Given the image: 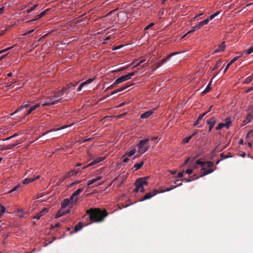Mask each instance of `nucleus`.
<instances>
[{
	"instance_id": "nucleus-1",
	"label": "nucleus",
	"mask_w": 253,
	"mask_h": 253,
	"mask_svg": "<svg viewBox=\"0 0 253 253\" xmlns=\"http://www.w3.org/2000/svg\"><path fill=\"white\" fill-rule=\"evenodd\" d=\"M90 220L94 222H101L107 216L106 211H101L98 209H90L86 211Z\"/></svg>"
},
{
	"instance_id": "nucleus-2",
	"label": "nucleus",
	"mask_w": 253,
	"mask_h": 253,
	"mask_svg": "<svg viewBox=\"0 0 253 253\" xmlns=\"http://www.w3.org/2000/svg\"><path fill=\"white\" fill-rule=\"evenodd\" d=\"M64 91L61 90L52 95H50L44 102H42V106H50L62 101V96Z\"/></svg>"
},
{
	"instance_id": "nucleus-3",
	"label": "nucleus",
	"mask_w": 253,
	"mask_h": 253,
	"mask_svg": "<svg viewBox=\"0 0 253 253\" xmlns=\"http://www.w3.org/2000/svg\"><path fill=\"white\" fill-rule=\"evenodd\" d=\"M30 104H31V102L29 101H27V102H24L18 109H17L14 112H13L12 114H11V115H13L14 114L17 113V112L22 110L23 109H24L25 108L29 107L28 111H27V112H26L24 114V117H25L29 115L31 113H32L33 112V111H34L35 110H36L37 108H38L40 106H42V102H41L40 103H39L37 104L33 105L29 107Z\"/></svg>"
},
{
	"instance_id": "nucleus-4",
	"label": "nucleus",
	"mask_w": 253,
	"mask_h": 253,
	"mask_svg": "<svg viewBox=\"0 0 253 253\" xmlns=\"http://www.w3.org/2000/svg\"><path fill=\"white\" fill-rule=\"evenodd\" d=\"M147 177H141L137 179L135 182V188L134 191L137 192L140 191L143 193L145 191L144 186L147 185Z\"/></svg>"
},
{
	"instance_id": "nucleus-5",
	"label": "nucleus",
	"mask_w": 253,
	"mask_h": 253,
	"mask_svg": "<svg viewBox=\"0 0 253 253\" xmlns=\"http://www.w3.org/2000/svg\"><path fill=\"white\" fill-rule=\"evenodd\" d=\"M149 141V138H146L144 140H141L137 144L136 147L137 148V152L140 155H142L148 150L149 147V145L148 143Z\"/></svg>"
},
{
	"instance_id": "nucleus-6",
	"label": "nucleus",
	"mask_w": 253,
	"mask_h": 253,
	"mask_svg": "<svg viewBox=\"0 0 253 253\" xmlns=\"http://www.w3.org/2000/svg\"><path fill=\"white\" fill-rule=\"evenodd\" d=\"M253 120V105L247 108V115L243 121L244 125H246Z\"/></svg>"
},
{
	"instance_id": "nucleus-7",
	"label": "nucleus",
	"mask_w": 253,
	"mask_h": 253,
	"mask_svg": "<svg viewBox=\"0 0 253 253\" xmlns=\"http://www.w3.org/2000/svg\"><path fill=\"white\" fill-rule=\"evenodd\" d=\"M136 152V148L135 147H131L130 150L128 152H126L123 156V162L124 163H127L129 161V159L127 157H131L135 154Z\"/></svg>"
},
{
	"instance_id": "nucleus-8",
	"label": "nucleus",
	"mask_w": 253,
	"mask_h": 253,
	"mask_svg": "<svg viewBox=\"0 0 253 253\" xmlns=\"http://www.w3.org/2000/svg\"><path fill=\"white\" fill-rule=\"evenodd\" d=\"M231 123L232 122L231 121V119L230 118H227L226 119L225 123L219 124L218 126H216V129L217 130H219L222 128L223 127H225L227 129H228L230 126Z\"/></svg>"
},
{
	"instance_id": "nucleus-9",
	"label": "nucleus",
	"mask_w": 253,
	"mask_h": 253,
	"mask_svg": "<svg viewBox=\"0 0 253 253\" xmlns=\"http://www.w3.org/2000/svg\"><path fill=\"white\" fill-rule=\"evenodd\" d=\"M159 193V191L157 190L156 189H154L152 192L147 193L145 195L144 197L140 200V201H143L146 200H148L154 196L155 195H157V194Z\"/></svg>"
},
{
	"instance_id": "nucleus-10",
	"label": "nucleus",
	"mask_w": 253,
	"mask_h": 253,
	"mask_svg": "<svg viewBox=\"0 0 253 253\" xmlns=\"http://www.w3.org/2000/svg\"><path fill=\"white\" fill-rule=\"evenodd\" d=\"M216 118L215 117H212L210 120L207 121V124L209 125V131H211L213 127L215 125L216 122Z\"/></svg>"
},
{
	"instance_id": "nucleus-11",
	"label": "nucleus",
	"mask_w": 253,
	"mask_h": 253,
	"mask_svg": "<svg viewBox=\"0 0 253 253\" xmlns=\"http://www.w3.org/2000/svg\"><path fill=\"white\" fill-rule=\"evenodd\" d=\"M73 206V204L70 202V200L67 198L64 199L61 204V207L63 209L66 208L68 207H69L70 208H72Z\"/></svg>"
},
{
	"instance_id": "nucleus-12",
	"label": "nucleus",
	"mask_w": 253,
	"mask_h": 253,
	"mask_svg": "<svg viewBox=\"0 0 253 253\" xmlns=\"http://www.w3.org/2000/svg\"><path fill=\"white\" fill-rule=\"evenodd\" d=\"M155 110V109H153L152 110H148L145 112L144 113L141 114L140 118L143 119L148 118L154 113Z\"/></svg>"
},
{
	"instance_id": "nucleus-13",
	"label": "nucleus",
	"mask_w": 253,
	"mask_h": 253,
	"mask_svg": "<svg viewBox=\"0 0 253 253\" xmlns=\"http://www.w3.org/2000/svg\"><path fill=\"white\" fill-rule=\"evenodd\" d=\"M104 159V157H97L94 159L91 162H90L87 166L83 168V169H85V168L89 166H92L96 164L101 161H102Z\"/></svg>"
},
{
	"instance_id": "nucleus-14",
	"label": "nucleus",
	"mask_w": 253,
	"mask_h": 253,
	"mask_svg": "<svg viewBox=\"0 0 253 253\" xmlns=\"http://www.w3.org/2000/svg\"><path fill=\"white\" fill-rule=\"evenodd\" d=\"M94 80H95L94 78H91V79H89L87 80L86 81H85V82L82 83L80 85V86L78 87V88H77V91H81L82 88H83V87L84 85L91 83Z\"/></svg>"
},
{
	"instance_id": "nucleus-15",
	"label": "nucleus",
	"mask_w": 253,
	"mask_h": 253,
	"mask_svg": "<svg viewBox=\"0 0 253 253\" xmlns=\"http://www.w3.org/2000/svg\"><path fill=\"white\" fill-rule=\"evenodd\" d=\"M127 75L122 76V77L118 78L115 82V84H119L126 81L129 80Z\"/></svg>"
},
{
	"instance_id": "nucleus-16",
	"label": "nucleus",
	"mask_w": 253,
	"mask_h": 253,
	"mask_svg": "<svg viewBox=\"0 0 253 253\" xmlns=\"http://www.w3.org/2000/svg\"><path fill=\"white\" fill-rule=\"evenodd\" d=\"M214 170V169H206V168H203L201 169V177L210 174Z\"/></svg>"
},
{
	"instance_id": "nucleus-17",
	"label": "nucleus",
	"mask_w": 253,
	"mask_h": 253,
	"mask_svg": "<svg viewBox=\"0 0 253 253\" xmlns=\"http://www.w3.org/2000/svg\"><path fill=\"white\" fill-rule=\"evenodd\" d=\"M192 30L188 32L186 34H185L182 37V38H184V37H185L187 35H188L190 33H191L192 32H195L197 30L200 29L201 28L200 27L199 24H198V23H196L195 25H194L193 26H192Z\"/></svg>"
},
{
	"instance_id": "nucleus-18",
	"label": "nucleus",
	"mask_w": 253,
	"mask_h": 253,
	"mask_svg": "<svg viewBox=\"0 0 253 253\" xmlns=\"http://www.w3.org/2000/svg\"><path fill=\"white\" fill-rule=\"evenodd\" d=\"M242 56V54H240L239 56H236L234 58H233L230 61V62H229L228 63V64L227 65L226 68L224 69V71H223V73H225L227 70L228 69L229 67L234 62H235L236 61H237L240 57H241Z\"/></svg>"
},
{
	"instance_id": "nucleus-19",
	"label": "nucleus",
	"mask_w": 253,
	"mask_h": 253,
	"mask_svg": "<svg viewBox=\"0 0 253 253\" xmlns=\"http://www.w3.org/2000/svg\"><path fill=\"white\" fill-rule=\"evenodd\" d=\"M48 212V209L46 208L43 209L39 213H37L34 218L37 219V220L39 219L41 216L43 215L44 214Z\"/></svg>"
},
{
	"instance_id": "nucleus-20",
	"label": "nucleus",
	"mask_w": 253,
	"mask_h": 253,
	"mask_svg": "<svg viewBox=\"0 0 253 253\" xmlns=\"http://www.w3.org/2000/svg\"><path fill=\"white\" fill-rule=\"evenodd\" d=\"M39 177H40V175H37L34 178H32V177L26 178L23 180V184H27L30 182L34 181L36 179H38V178H39Z\"/></svg>"
},
{
	"instance_id": "nucleus-21",
	"label": "nucleus",
	"mask_w": 253,
	"mask_h": 253,
	"mask_svg": "<svg viewBox=\"0 0 253 253\" xmlns=\"http://www.w3.org/2000/svg\"><path fill=\"white\" fill-rule=\"evenodd\" d=\"M69 211H70L69 210H61L57 212V213L56 214L55 218H59V217H61L62 216H63V215H64L66 213H68L69 212Z\"/></svg>"
},
{
	"instance_id": "nucleus-22",
	"label": "nucleus",
	"mask_w": 253,
	"mask_h": 253,
	"mask_svg": "<svg viewBox=\"0 0 253 253\" xmlns=\"http://www.w3.org/2000/svg\"><path fill=\"white\" fill-rule=\"evenodd\" d=\"M169 59H168V56L166 58L162 59L161 61L157 63V65L153 69V70H156L157 69L161 67L162 65L167 62Z\"/></svg>"
},
{
	"instance_id": "nucleus-23",
	"label": "nucleus",
	"mask_w": 253,
	"mask_h": 253,
	"mask_svg": "<svg viewBox=\"0 0 253 253\" xmlns=\"http://www.w3.org/2000/svg\"><path fill=\"white\" fill-rule=\"evenodd\" d=\"M48 10V9H45L40 14H39L35 19H34L32 20H31V21H29L28 22H34V21L39 20L40 18L43 17L44 15H45L46 14Z\"/></svg>"
},
{
	"instance_id": "nucleus-24",
	"label": "nucleus",
	"mask_w": 253,
	"mask_h": 253,
	"mask_svg": "<svg viewBox=\"0 0 253 253\" xmlns=\"http://www.w3.org/2000/svg\"><path fill=\"white\" fill-rule=\"evenodd\" d=\"M72 126V124H71V125H65V126H61V127H59V128H57L56 129H51L49 130H48L47 131L45 132L44 134H46L50 132H52V131H58V130H61V129H64L65 128H67V127H68L69 126Z\"/></svg>"
},
{
	"instance_id": "nucleus-25",
	"label": "nucleus",
	"mask_w": 253,
	"mask_h": 253,
	"mask_svg": "<svg viewBox=\"0 0 253 253\" xmlns=\"http://www.w3.org/2000/svg\"><path fill=\"white\" fill-rule=\"evenodd\" d=\"M225 48V45L224 42H222L218 46V47L215 49L213 53H218L220 51H223Z\"/></svg>"
},
{
	"instance_id": "nucleus-26",
	"label": "nucleus",
	"mask_w": 253,
	"mask_h": 253,
	"mask_svg": "<svg viewBox=\"0 0 253 253\" xmlns=\"http://www.w3.org/2000/svg\"><path fill=\"white\" fill-rule=\"evenodd\" d=\"M101 179H102V176H98L95 178H93L92 179L88 181L87 185L89 186L92 184L93 183H95V182L97 181L98 180H100Z\"/></svg>"
},
{
	"instance_id": "nucleus-27",
	"label": "nucleus",
	"mask_w": 253,
	"mask_h": 253,
	"mask_svg": "<svg viewBox=\"0 0 253 253\" xmlns=\"http://www.w3.org/2000/svg\"><path fill=\"white\" fill-rule=\"evenodd\" d=\"M78 199V197L73 193L69 199L70 200V202L74 205V203L77 202Z\"/></svg>"
},
{
	"instance_id": "nucleus-28",
	"label": "nucleus",
	"mask_w": 253,
	"mask_h": 253,
	"mask_svg": "<svg viewBox=\"0 0 253 253\" xmlns=\"http://www.w3.org/2000/svg\"><path fill=\"white\" fill-rule=\"evenodd\" d=\"M209 19L208 18L202 21L198 22L200 28L203 27V26L207 25L209 22Z\"/></svg>"
},
{
	"instance_id": "nucleus-29",
	"label": "nucleus",
	"mask_w": 253,
	"mask_h": 253,
	"mask_svg": "<svg viewBox=\"0 0 253 253\" xmlns=\"http://www.w3.org/2000/svg\"><path fill=\"white\" fill-rule=\"evenodd\" d=\"M209 19L208 18L202 21L198 22L200 28L203 27V26L207 25L209 22Z\"/></svg>"
},
{
	"instance_id": "nucleus-30",
	"label": "nucleus",
	"mask_w": 253,
	"mask_h": 253,
	"mask_svg": "<svg viewBox=\"0 0 253 253\" xmlns=\"http://www.w3.org/2000/svg\"><path fill=\"white\" fill-rule=\"evenodd\" d=\"M144 165V163L143 161H141L138 163H136L134 165V168H135V170H138L140 169Z\"/></svg>"
},
{
	"instance_id": "nucleus-31",
	"label": "nucleus",
	"mask_w": 253,
	"mask_h": 253,
	"mask_svg": "<svg viewBox=\"0 0 253 253\" xmlns=\"http://www.w3.org/2000/svg\"><path fill=\"white\" fill-rule=\"evenodd\" d=\"M211 82L212 81H211L209 83V84H208V85H207V86L206 87V88L204 89V90L202 92V94H206L207 93V92H209L211 89Z\"/></svg>"
},
{
	"instance_id": "nucleus-32",
	"label": "nucleus",
	"mask_w": 253,
	"mask_h": 253,
	"mask_svg": "<svg viewBox=\"0 0 253 253\" xmlns=\"http://www.w3.org/2000/svg\"><path fill=\"white\" fill-rule=\"evenodd\" d=\"M253 79V76H249L247 77L245 81H244L243 83L245 84H248L249 83H250Z\"/></svg>"
},
{
	"instance_id": "nucleus-33",
	"label": "nucleus",
	"mask_w": 253,
	"mask_h": 253,
	"mask_svg": "<svg viewBox=\"0 0 253 253\" xmlns=\"http://www.w3.org/2000/svg\"><path fill=\"white\" fill-rule=\"evenodd\" d=\"M195 133H193L192 134L191 136H188V137H187L186 138H185L183 140V142L184 143H187L189 142L190 140L191 139V138L194 136L195 135Z\"/></svg>"
},
{
	"instance_id": "nucleus-34",
	"label": "nucleus",
	"mask_w": 253,
	"mask_h": 253,
	"mask_svg": "<svg viewBox=\"0 0 253 253\" xmlns=\"http://www.w3.org/2000/svg\"><path fill=\"white\" fill-rule=\"evenodd\" d=\"M78 170H76V169H74V170H72L71 171H70V172H69L68 174V177H70L71 176H73L76 174H77L78 172Z\"/></svg>"
},
{
	"instance_id": "nucleus-35",
	"label": "nucleus",
	"mask_w": 253,
	"mask_h": 253,
	"mask_svg": "<svg viewBox=\"0 0 253 253\" xmlns=\"http://www.w3.org/2000/svg\"><path fill=\"white\" fill-rule=\"evenodd\" d=\"M84 190V188H79L78 190H77L76 191H75L73 194L76 196L78 197V195L80 194L82 191Z\"/></svg>"
},
{
	"instance_id": "nucleus-36",
	"label": "nucleus",
	"mask_w": 253,
	"mask_h": 253,
	"mask_svg": "<svg viewBox=\"0 0 253 253\" xmlns=\"http://www.w3.org/2000/svg\"><path fill=\"white\" fill-rule=\"evenodd\" d=\"M213 165V164L211 162H205L204 167H208L211 169V167H212Z\"/></svg>"
},
{
	"instance_id": "nucleus-37",
	"label": "nucleus",
	"mask_w": 253,
	"mask_h": 253,
	"mask_svg": "<svg viewBox=\"0 0 253 253\" xmlns=\"http://www.w3.org/2000/svg\"><path fill=\"white\" fill-rule=\"evenodd\" d=\"M219 13H220V11H218L216 12L214 14L210 15V16L209 18V21L212 20L214 17H215L216 16H217Z\"/></svg>"
},
{
	"instance_id": "nucleus-38",
	"label": "nucleus",
	"mask_w": 253,
	"mask_h": 253,
	"mask_svg": "<svg viewBox=\"0 0 253 253\" xmlns=\"http://www.w3.org/2000/svg\"><path fill=\"white\" fill-rule=\"evenodd\" d=\"M38 6L37 4H35L33 6H32L30 8L27 9L26 10V12L27 13H29L34 10Z\"/></svg>"
},
{
	"instance_id": "nucleus-39",
	"label": "nucleus",
	"mask_w": 253,
	"mask_h": 253,
	"mask_svg": "<svg viewBox=\"0 0 253 253\" xmlns=\"http://www.w3.org/2000/svg\"><path fill=\"white\" fill-rule=\"evenodd\" d=\"M132 84H127V85H126L125 86H124L123 87H122L121 88L117 89L118 90V92H120V91H122L124 90H125V89L127 88V87H128L129 86H131Z\"/></svg>"
},
{
	"instance_id": "nucleus-40",
	"label": "nucleus",
	"mask_w": 253,
	"mask_h": 253,
	"mask_svg": "<svg viewBox=\"0 0 253 253\" xmlns=\"http://www.w3.org/2000/svg\"><path fill=\"white\" fill-rule=\"evenodd\" d=\"M20 187H21V185H20V184H18V185H16V186H15L14 187H13L12 189H11V190H10V191L8 192V193H12V192L15 191H16V190H17V189H18Z\"/></svg>"
},
{
	"instance_id": "nucleus-41",
	"label": "nucleus",
	"mask_w": 253,
	"mask_h": 253,
	"mask_svg": "<svg viewBox=\"0 0 253 253\" xmlns=\"http://www.w3.org/2000/svg\"><path fill=\"white\" fill-rule=\"evenodd\" d=\"M253 52V46L251 47V48H250L248 50H245L244 51V53H247L248 54H251V53H252Z\"/></svg>"
},
{
	"instance_id": "nucleus-42",
	"label": "nucleus",
	"mask_w": 253,
	"mask_h": 253,
	"mask_svg": "<svg viewBox=\"0 0 253 253\" xmlns=\"http://www.w3.org/2000/svg\"><path fill=\"white\" fill-rule=\"evenodd\" d=\"M203 119L202 118V116H200L198 119H197V120L196 121V122L194 123V126H197V125H198L200 123V122L201 121V120Z\"/></svg>"
},
{
	"instance_id": "nucleus-43",
	"label": "nucleus",
	"mask_w": 253,
	"mask_h": 253,
	"mask_svg": "<svg viewBox=\"0 0 253 253\" xmlns=\"http://www.w3.org/2000/svg\"><path fill=\"white\" fill-rule=\"evenodd\" d=\"M0 216H1L5 212V208L2 205H0Z\"/></svg>"
},
{
	"instance_id": "nucleus-44",
	"label": "nucleus",
	"mask_w": 253,
	"mask_h": 253,
	"mask_svg": "<svg viewBox=\"0 0 253 253\" xmlns=\"http://www.w3.org/2000/svg\"><path fill=\"white\" fill-rule=\"evenodd\" d=\"M180 53V52H172L171 53V54H170L168 56V59H170L171 57L175 55H176L178 53Z\"/></svg>"
},
{
	"instance_id": "nucleus-45",
	"label": "nucleus",
	"mask_w": 253,
	"mask_h": 253,
	"mask_svg": "<svg viewBox=\"0 0 253 253\" xmlns=\"http://www.w3.org/2000/svg\"><path fill=\"white\" fill-rule=\"evenodd\" d=\"M230 157L231 156H228L225 155H224L223 153H221V154H220V157H221L220 160L222 161L225 159H226V158H227L228 157Z\"/></svg>"
},
{
	"instance_id": "nucleus-46",
	"label": "nucleus",
	"mask_w": 253,
	"mask_h": 253,
	"mask_svg": "<svg viewBox=\"0 0 253 253\" xmlns=\"http://www.w3.org/2000/svg\"><path fill=\"white\" fill-rule=\"evenodd\" d=\"M253 136V130L249 132L247 135V137L250 138Z\"/></svg>"
},
{
	"instance_id": "nucleus-47",
	"label": "nucleus",
	"mask_w": 253,
	"mask_h": 253,
	"mask_svg": "<svg viewBox=\"0 0 253 253\" xmlns=\"http://www.w3.org/2000/svg\"><path fill=\"white\" fill-rule=\"evenodd\" d=\"M196 163L197 165H199L204 166V164H205V162H203L200 161V160H198L196 161Z\"/></svg>"
},
{
	"instance_id": "nucleus-48",
	"label": "nucleus",
	"mask_w": 253,
	"mask_h": 253,
	"mask_svg": "<svg viewBox=\"0 0 253 253\" xmlns=\"http://www.w3.org/2000/svg\"><path fill=\"white\" fill-rule=\"evenodd\" d=\"M82 228V227L81 226H80V225L78 224V225H76L75 226V230L76 231H78L79 230H80Z\"/></svg>"
},
{
	"instance_id": "nucleus-49",
	"label": "nucleus",
	"mask_w": 253,
	"mask_h": 253,
	"mask_svg": "<svg viewBox=\"0 0 253 253\" xmlns=\"http://www.w3.org/2000/svg\"><path fill=\"white\" fill-rule=\"evenodd\" d=\"M135 72H132V73L127 74V76L128 77V79H130L131 78L135 75Z\"/></svg>"
},
{
	"instance_id": "nucleus-50",
	"label": "nucleus",
	"mask_w": 253,
	"mask_h": 253,
	"mask_svg": "<svg viewBox=\"0 0 253 253\" xmlns=\"http://www.w3.org/2000/svg\"><path fill=\"white\" fill-rule=\"evenodd\" d=\"M126 67H123L120 69H118V70H113V71H112V72H120L122 70H124L126 69Z\"/></svg>"
},
{
	"instance_id": "nucleus-51",
	"label": "nucleus",
	"mask_w": 253,
	"mask_h": 253,
	"mask_svg": "<svg viewBox=\"0 0 253 253\" xmlns=\"http://www.w3.org/2000/svg\"><path fill=\"white\" fill-rule=\"evenodd\" d=\"M145 61V59L141 60L138 63H137V64L133 67V68H135V67H137L138 66L140 65L141 63H143Z\"/></svg>"
},
{
	"instance_id": "nucleus-52",
	"label": "nucleus",
	"mask_w": 253,
	"mask_h": 253,
	"mask_svg": "<svg viewBox=\"0 0 253 253\" xmlns=\"http://www.w3.org/2000/svg\"><path fill=\"white\" fill-rule=\"evenodd\" d=\"M34 31V29H32V30H30V31H28V32H26L25 33H24V34H23V35H24V36L28 35H29V34H30L32 33V32H33Z\"/></svg>"
},
{
	"instance_id": "nucleus-53",
	"label": "nucleus",
	"mask_w": 253,
	"mask_h": 253,
	"mask_svg": "<svg viewBox=\"0 0 253 253\" xmlns=\"http://www.w3.org/2000/svg\"><path fill=\"white\" fill-rule=\"evenodd\" d=\"M186 173L188 174H191L193 172V169H187L186 170Z\"/></svg>"
},
{
	"instance_id": "nucleus-54",
	"label": "nucleus",
	"mask_w": 253,
	"mask_h": 253,
	"mask_svg": "<svg viewBox=\"0 0 253 253\" xmlns=\"http://www.w3.org/2000/svg\"><path fill=\"white\" fill-rule=\"evenodd\" d=\"M173 188H174V187H171V188H168L166 190H162L160 192H159V193H164L165 192H167V191H169L172 189H173Z\"/></svg>"
},
{
	"instance_id": "nucleus-55",
	"label": "nucleus",
	"mask_w": 253,
	"mask_h": 253,
	"mask_svg": "<svg viewBox=\"0 0 253 253\" xmlns=\"http://www.w3.org/2000/svg\"><path fill=\"white\" fill-rule=\"evenodd\" d=\"M18 135V134L17 133H15L14 134H13V135L7 138L6 139H5V140H9L10 139H11V138H13V137H16V136H17Z\"/></svg>"
},
{
	"instance_id": "nucleus-56",
	"label": "nucleus",
	"mask_w": 253,
	"mask_h": 253,
	"mask_svg": "<svg viewBox=\"0 0 253 253\" xmlns=\"http://www.w3.org/2000/svg\"><path fill=\"white\" fill-rule=\"evenodd\" d=\"M153 25H154L153 23H150V24H149L147 26H146L145 28V29H144L145 30L149 29L150 28L152 27Z\"/></svg>"
},
{
	"instance_id": "nucleus-57",
	"label": "nucleus",
	"mask_w": 253,
	"mask_h": 253,
	"mask_svg": "<svg viewBox=\"0 0 253 253\" xmlns=\"http://www.w3.org/2000/svg\"><path fill=\"white\" fill-rule=\"evenodd\" d=\"M79 183H80V181H76L70 184V187H71L73 186L74 185H75L76 184H79Z\"/></svg>"
},
{
	"instance_id": "nucleus-58",
	"label": "nucleus",
	"mask_w": 253,
	"mask_h": 253,
	"mask_svg": "<svg viewBox=\"0 0 253 253\" xmlns=\"http://www.w3.org/2000/svg\"><path fill=\"white\" fill-rule=\"evenodd\" d=\"M183 172H184L183 171L178 172V173L177 174V177L179 178L182 177L183 176Z\"/></svg>"
},
{
	"instance_id": "nucleus-59",
	"label": "nucleus",
	"mask_w": 253,
	"mask_h": 253,
	"mask_svg": "<svg viewBox=\"0 0 253 253\" xmlns=\"http://www.w3.org/2000/svg\"><path fill=\"white\" fill-rule=\"evenodd\" d=\"M117 84H115V83L112 84V85H111L110 86H109V87H107V89H112L115 86V85H116Z\"/></svg>"
},
{
	"instance_id": "nucleus-60",
	"label": "nucleus",
	"mask_w": 253,
	"mask_h": 253,
	"mask_svg": "<svg viewBox=\"0 0 253 253\" xmlns=\"http://www.w3.org/2000/svg\"><path fill=\"white\" fill-rule=\"evenodd\" d=\"M179 180H177V182H175V183L176 184V185L175 186H174V187H176L177 186H180L182 185V183L181 182H178Z\"/></svg>"
},
{
	"instance_id": "nucleus-61",
	"label": "nucleus",
	"mask_w": 253,
	"mask_h": 253,
	"mask_svg": "<svg viewBox=\"0 0 253 253\" xmlns=\"http://www.w3.org/2000/svg\"><path fill=\"white\" fill-rule=\"evenodd\" d=\"M10 48V47H9V48H5L3 50H0V54L4 52L5 51L8 50V49H9Z\"/></svg>"
},
{
	"instance_id": "nucleus-62",
	"label": "nucleus",
	"mask_w": 253,
	"mask_h": 253,
	"mask_svg": "<svg viewBox=\"0 0 253 253\" xmlns=\"http://www.w3.org/2000/svg\"><path fill=\"white\" fill-rule=\"evenodd\" d=\"M3 9H4V6H2V7L0 8V14H2L3 13Z\"/></svg>"
},
{
	"instance_id": "nucleus-63",
	"label": "nucleus",
	"mask_w": 253,
	"mask_h": 253,
	"mask_svg": "<svg viewBox=\"0 0 253 253\" xmlns=\"http://www.w3.org/2000/svg\"><path fill=\"white\" fill-rule=\"evenodd\" d=\"M207 113H208V112L206 111L205 112L202 114L200 116H202V118H203Z\"/></svg>"
},
{
	"instance_id": "nucleus-64",
	"label": "nucleus",
	"mask_w": 253,
	"mask_h": 253,
	"mask_svg": "<svg viewBox=\"0 0 253 253\" xmlns=\"http://www.w3.org/2000/svg\"><path fill=\"white\" fill-rule=\"evenodd\" d=\"M118 90H115V91H114L112 92H111V95H114V94H116V93H118Z\"/></svg>"
}]
</instances>
